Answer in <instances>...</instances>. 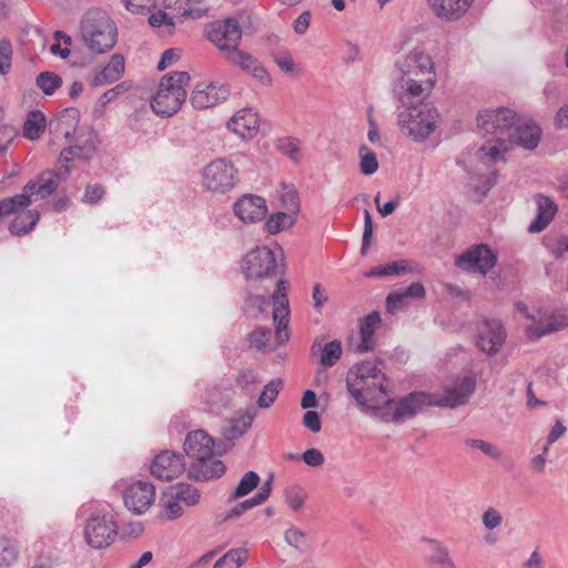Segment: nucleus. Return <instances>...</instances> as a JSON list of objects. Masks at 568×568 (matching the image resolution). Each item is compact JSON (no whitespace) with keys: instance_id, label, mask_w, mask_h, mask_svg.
I'll return each instance as SVG.
<instances>
[{"instance_id":"obj_1","label":"nucleus","mask_w":568,"mask_h":568,"mask_svg":"<svg viewBox=\"0 0 568 568\" xmlns=\"http://www.w3.org/2000/svg\"><path fill=\"white\" fill-rule=\"evenodd\" d=\"M78 149L79 148L73 144L61 151L59 156L61 168L59 172H42L37 179L31 180L24 185L21 194L1 200L0 217L18 213L19 209L26 207L31 203L32 197L45 199L53 194L60 184L61 175H68L70 172L69 168L63 164L75 158H80Z\"/></svg>"},{"instance_id":"obj_2","label":"nucleus","mask_w":568,"mask_h":568,"mask_svg":"<svg viewBox=\"0 0 568 568\" xmlns=\"http://www.w3.org/2000/svg\"><path fill=\"white\" fill-rule=\"evenodd\" d=\"M80 30L83 42L94 53L108 52L116 43L118 28L102 9H89L81 18Z\"/></svg>"},{"instance_id":"obj_3","label":"nucleus","mask_w":568,"mask_h":568,"mask_svg":"<svg viewBox=\"0 0 568 568\" xmlns=\"http://www.w3.org/2000/svg\"><path fill=\"white\" fill-rule=\"evenodd\" d=\"M440 114L432 102H409L398 114V125L414 141L426 140L437 128Z\"/></svg>"},{"instance_id":"obj_4","label":"nucleus","mask_w":568,"mask_h":568,"mask_svg":"<svg viewBox=\"0 0 568 568\" xmlns=\"http://www.w3.org/2000/svg\"><path fill=\"white\" fill-rule=\"evenodd\" d=\"M191 78L187 72H171L164 75L155 95L151 99L152 110L161 116L175 114L186 99L185 85Z\"/></svg>"},{"instance_id":"obj_5","label":"nucleus","mask_w":568,"mask_h":568,"mask_svg":"<svg viewBox=\"0 0 568 568\" xmlns=\"http://www.w3.org/2000/svg\"><path fill=\"white\" fill-rule=\"evenodd\" d=\"M118 535L114 516L105 510H97L87 519L83 527L85 542L94 549L108 548Z\"/></svg>"},{"instance_id":"obj_6","label":"nucleus","mask_w":568,"mask_h":568,"mask_svg":"<svg viewBox=\"0 0 568 568\" xmlns=\"http://www.w3.org/2000/svg\"><path fill=\"white\" fill-rule=\"evenodd\" d=\"M239 171L235 165L225 158L211 161L203 170V186L213 193H227L239 181Z\"/></svg>"},{"instance_id":"obj_7","label":"nucleus","mask_w":568,"mask_h":568,"mask_svg":"<svg viewBox=\"0 0 568 568\" xmlns=\"http://www.w3.org/2000/svg\"><path fill=\"white\" fill-rule=\"evenodd\" d=\"M207 39L223 53L224 59L239 50L242 29L235 19L214 21L206 27Z\"/></svg>"},{"instance_id":"obj_8","label":"nucleus","mask_w":568,"mask_h":568,"mask_svg":"<svg viewBox=\"0 0 568 568\" xmlns=\"http://www.w3.org/2000/svg\"><path fill=\"white\" fill-rule=\"evenodd\" d=\"M517 115L514 111L499 108L496 110H485L477 116L478 126L486 134L491 135L493 140H496L503 144L510 131L513 130Z\"/></svg>"},{"instance_id":"obj_9","label":"nucleus","mask_w":568,"mask_h":568,"mask_svg":"<svg viewBox=\"0 0 568 568\" xmlns=\"http://www.w3.org/2000/svg\"><path fill=\"white\" fill-rule=\"evenodd\" d=\"M435 394L426 392H412L408 395L399 398L397 402L387 399L386 405H395L392 415V422L400 424L417 414L422 413L426 407L435 406Z\"/></svg>"},{"instance_id":"obj_10","label":"nucleus","mask_w":568,"mask_h":568,"mask_svg":"<svg viewBox=\"0 0 568 568\" xmlns=\"http://www.w3.org/2000/svg\"><path fill=\"white\" fill-rule=\"evenodd\" d=\"M384 374L375 375L358 382H347V389L359 406L379 403L387 395Z\"/></svg>"},{"instance_id":"obj_11","label":"nucleus","mask_w":568,"mask_h":568,"mask_svg":"<svg viewBox=\"0 0 568 568\" xmlns=\"http://www.w3.org/2000/svg\"><path fill=\"white\" fill-rule=\"evenodd\" d=\"M276 267L275 254L266 246H256L243 258V272L247 278H264Z\"/></svg>"},{"instance_id":"obj_12","label":"nucleus","mask_w":568,"mask_h":568,"mask_svg":"<svg viewBox=\"0 0 568 568\" xmlns=\"http://www.w3.org/2000/svg\"><path fill=\"white\" fill-rule=\"evenodd\" d=\"M496 261L489 246L480 244L459 255L455 264L464 271L485 275L495 266Z\"/></svg>"},{"instance_id":"obj_13","label":"nucleus","mask_w":568,"mask_h":568,"mask_svg":"<svg viewBox=\"0 0 568 568\" xmlns=\"http://www.w3.org/2000/svg\"><path fill=\"white\" fill-rule=\"evenodd\" d=\"M506 331L498 320H485L477 333V347L489 356L497 354L505 343Z\"/></svg>"},{"instance_id":"obj_14","label":"nucleus","mask_w":568,"mask_h":568,"mask_svg":"<svg viewBox=\"0 0 568 568\" xmlns=\"http://www.w3.org/2000/svg\"><path fill=\"white\" fill-rule=\"evenodd\" d=\"M476 379L474 376H464L455 382L452 387L446 388L444 395L435 394V406L455 408L468 402L475 392Z\"/></svg>"},{"instance_id":"obj_15","label":"nucleus","mask_w":568,"mask_h":568,"mask_svg":"<svg viewBox=\"0 0 568 568\" xmlns=\"http://www.w3.org/2000/svg\"><path fill=\"white\" fill-rule=\"evenodd\" d=\"M184 469L183 455L172 450L161 452L151 464V474L160 480H172L179 477Z\"/></svg>"},{"instance_id":"obj_16","label":"nucleus","mask_w":568,"mask_h":568,"mask_svg":"<svg viewBox=\"0 0 568 568\" xmlns=\"http://www.w3.org/2000/svg\"><path fill=\"white\" fill-rule=\"evenodd\" d=\"M568 327V312L566 310H554L545 313L538 321L527 327V335L531 339H539Z\"/></svg>"},{"instance_id":"obj_17","label":"nucleus","mask_w":568,"mask_h":568,"mask_svg":"<svg viewBox=\"0 0 568 568\" xmlns=\"http://www.w3.org/2000/svg\"><path fill=\"white\" fill-rule=\"evenodd\" d=\"M154 496V486L151 483L140 480L125 489L123 500L128 509L135 514H143L152 505Z\"/></svg>"},{"instance_id":"obj_18","label":"nucleus","mask_w":568,"mask_h":568,"mask_svg":"<svg viewBox=\"0 0 568 568\" xmlns=\"http://www.w3.org/2000/svg\"><path fill=\"white\" fill-rule=\"evenodd\" d=\"M230 95V90L225 84L210 83L197 84L192 91L190 102L194 109L213 108L220 102L225 101Z\"/></svg>"},{"instance_id":"obj_19","label":"nucleus","mask_w":568,"mask_h":568,"mask_svg":"<svg viewBox=\"0 0 568 568\" xmlns=\"http://www.w3.org/2000/svg\"><path fill=\"white\" fill-rule=\"evenodd\" d=\"M541 138V129L531 120L517 119L513 130L508 134L509 145H518L526 150H535Z\"/></svg>"},{"instance_id":"obj_20","label":"nucleus","mask_w":568,"mask_h":568,"mask_svg":"<svg viewBox=\"0 0 568 568\" xmlns=\"http://www.w3.org/2000/svg\"><path fill=\"white\" fill-rule=\"evenodd\" d=\"M402 77H429L435 74L432 58L422 50L414 49L397 61Z\"/></svg>"},{"instance_id":"obj_21","label":"nucleus","mask_w":568,"mask_h":568,"mask_svg":"<svg viewBox=\"0 0 568 568\" xmlns=\"http://www.w3.org/2000/svg\"><path fill=\"white\" fill-rule=\"evenodd\" d=\"M233 211L241 221L256 223L267 213L266 201L258 195L245 194L234 203Z\"/></svg>"},{"instance_id":"obj_22","label":"nucleus","mask_w":568,"mask_h":568,"mask_svg":"<svg viewBox=\"0 0 568 568\" xmlns=\"http://www.w3.org/2000/svg\"><path fill=\"white\" fill-rule=\"evenodd\" d=\"M225 61L232 65L241 68L242 71L251 74L264 85H270L272 82L267 70L248 52L239 49L234 53H231L230 58Z\"/></svg>"},{"instance_id":"obj_23","label":"nucleus","mask_w":568,"mask_h":568,"mask_svg":"<svg viewBox=\"0 0 568 568\" xmlns=\"http://www.w3.org/2000/svg\"><path fill=\"white\" fill-rule=\"evenodd\" d=\"M214 439L204 430L190 432L184 440V452L192 460L203 463V457L213 455Z\"/></svg>"},{"instance_id":"obj_24","label":"nucleus","mask_w":568,"mask_h":568,"mask_svg":"<svg viewBox=\"0 0 568 568\" xmlns=\"http://www.w3.org/2000/svg\"><path fill=\"white\" fill-rule=\"evenodd\" d=\"M381 323V314L377 311H373L367 314L365 317L359 320V334L361 342L352 346L348 345V348L354 353L363 354L366 352H372L375 348V331Z\"/></svg>"},{"instance_id":"obj_25","label":"nucleus","mask_w":568,"mask_h":568,"mask_svg":"<svg viewBox=\"0 0 568 568\" xmlns=\"http://www.w3.org/2000/svg\"><path fill=\"white\" fill-rule=\"evenodd\" d=\"M203 463L193 460L187 470V477L195 481H206L221 477L225 470V465L213 455L203 457Z\"/></svg>"},{"instance_id":"obj_26","label":"nucleus","mask_w":568,"mask_h":568,"mask_svg":"<svg viewBox=\"0 0 568 568\" xmlns=\"http://www.w3.org/2000/svg\"><path fill=\"white\" fill-rule=\"evenodd\" d=\"M535 204L537 206V214L534 221L528 226V232L539 233L544 231L550 222L554 220L558 206L555 201L542 193H538L534 196Z\"/></svg>"},{"instance_id":"obj_27","label":"nucleus","mask_w":568,"mask_h":568,"mask_svg":"<svg viewBox=\"0 0 568 568\" xmlns=\"http://www.w3.org/2000/svg\"><path fill=\"white\" fill-rule=\"evenodd\" d=\"M79 120L80 112L78 109H64L49 122V131L57 138L64 136L67 141L72 142Z\"/></svg>"},{"instance_id":"obj_28","label":"nucleus","mask_w":568,"mask_h":568,"mask_svg":"<svg viewBox=\"0 0 568 568\" xmlns=\"http://www.w3.org/2000/svg\"><path fill=\"white\" fill-rule=\"evenodd\" d=\"M258 116L250 108L237 111L227 122V128L242 139L254 136L258 129Z\"/></svg>"},{"instance_id":"obj_29","label":"nucleus","mask_w":568,"mask_h":568,"mask_svg":"<svg viewBox=\"0 0 568 568\" xmlns=\"http://www.w3.org/2000/svg\"><path fill=\"white\" fill-rule=\"evenodd\" d=\"M436 17L444 21L462 18L470 8L473 0H427Z\"/></svg>"},{"instance_id":"obj_30","label":"nucleus","mask_w":568,"mask_h":568,"mask_svg":"<svg viewBox=\"0 0 568 568\" xmlns=\"http://www.w3.org/2000/svg\"><path fill=\"white\" fill-rule=\"evenodd\" d=\"M273 298V321L275 323V338L278 343L287 342L290 338L288 332V298L287 296H272Z\"/></svg>"},{"instance_id":"obj_31","label":"nucleus","mask_w":568,"mask_h":568,"mask_svg":"<svg viewBox=\"0 0 568 568\" xmlns=\"http://www.w3.org/2000/svg\"><path fill=\"white\" fill-rule=\"evenodd\" d=\"M254 417V414L245 412L226 420L221 430L224 440L233 446V442L242 437L251 428Z\"/></svg>"},{"instance_id":"obj_32","label":"nucleus","mask_w":568,"mask_h":568,"mask_svg":"<svg viewBox=\"0 0 568 568\" xmlns=\"http://www.w3.org/2000/svg\"><path fill=\"white\" fill-rule=\"evenodd\" d=\"M313 356H318V362L324 367L333 366L342 356V343L334 339L325 345L316 338L311 347Z\"/></svg>"},{"instance_id":"obj_33","label":"nucleus","mask_w":568,"mask_h":568,"mask_svg":"<svg viewBox=\"0 0 568 568\" xmlns=\"http://www.w3.org/2000/svg\"><path fill=\"white\" fill-rule=\"evenodd\" d=\"M436 83V74L429 77H400L402 89L412 98H420L429 93Z\"/></svg>"},{"instance_id":"obj_34","label":"nucleus","mask_w":568,"mask_h":568,"mask_svg":"<svg viewBox=\"0 0 568 568\" xmlns=\"http://www.w3.org/2000/svg\"><path fill=\"white\" fill-rule=\"evenodd\" d=\"M124 72V58L114 54L110 62L94 77L93 84L97 87L115 82Z\"/></svg>"},{"instance_id":"obj_35","label":"nucleus","mask_w":568,"mask_h":568,"mask_svg":"<svg viewBox=\"0 0 568 568\" xmlns=\"http://www.w3.org/2000/svg\"><path fill=\"white\" fill-rule=\"evenodd\" d=\"M426 541L433 549V552L427 557V561L430 566L437 568H458L452 558L447 546L433 538H427Z\"/></svg>"},{"instance_id":"obj_36","label":"nucleus","mask_w":568,"mask_h":568,"mask_svg":"<svg viewBox=\"0 0 568 568\" xmlns=\"http://www.w3.org/2000/svg\"><path fill=\"white\" fill-rule=\"evenodd\" d=\"M40 219V213L37 210H28L20 212L16 215L10 223L9 230L14 235H23L29 233Z\"/></svg>"},{"instance_id":"obj_37","label":"nucleus","mask_w":568,"mask_h":568,"mask_svg":"<svg viewBox=\"0 0 568 568\" xmlns=\"http://www.w3.org/2000/svg\"><path fill=\"white\" fill-rule=\"evenodd\" d=\"M45 128V116L38 110L28 113L23 124V135L29 140H37Z\"/></svg>"},{"instance_id":"obj_38","label":"nucleus","mask_w":568,"mask_h":568,"mask_svg":"<svg viewBox=\"0 0 568 568\" xmlns=\"http://www.w3.org/2000/svg\"><path fill=\"white\" fill-rule=\"evenodd\" d=\"M172 497L179 501H183L186 506H195L199 504L201 495L197 488L189 483H178L171 487Z\"/></svg>"},{"instance_id":"obj_39","label":"nucleus","mask_w":568,"mask_h":568,"mask_svg":"<svg viewBox=\"0 0 568 568\" xmlns=\"http://www.w3.org/2000/svg\"><path fill=\"white\" fill-rule=\"evenodd\" d=\"M409 271H410V268L408 267V261L399 260V261H394L392 263H387L385 265L376 266V267L372 268L369 272H367L366 276L367 277H382V276H389V275H402Z\"/></svg>"},{"instance_id":"obj_40","label":"nucleus","mask_w":568,"mask_h":568,"mask_svg":"<svg viewBox=\"0 0 568 568\" xmlns=\"http://www.w3.org/2000/svg\"><path fill=\"white\" fill-rule=\"evenodd\" d=\"M247 557V549L234 548L225 552L212 568H240Z\"/></svg>"},{"instance_id":"obj_41","label":"nucleus","mask_w":568,"mask_h":568,"mask_svg":"<svg viewBox=\"0 0 568 568\" xmlns=\"http://www.w3.org/2000/svg\"><path fill=\"white\" fill-rule=\"evenodd\" d=\"M295 223V217L285 212H277L268 216L265 221V230L270 234H276L287 227H291Z\"/></svg>"},{"instance_id":"obj_42","label":"nucleus","mask_w":568,"mask_h":568,"mask_svg":"<svg viewBox=\"0 0 568 568\" xmlns=\"http://www.w3.org/2000/svg\"><path fill=\"white\" fill-rule=\"evenodd\" d=\"M62 78L53 72L43 71L36 79L37 87L45 94L52 95L62 85Z\"/></svg>"},{"instance_id":"obj_43","label":"nucleus","mask_w":568,"mask_h":568,"mask_svg":"<svg viewBox=\"0 0 568 568\" xmlns=\"http://www.w3.org/2000/svg\"><path fill=\"white\" fill-rule=\"evenodd\" d=\"M260 480L261 478L257 473L253 470L245 473L244 476L240 479L231 497L233 499H237L248 495L254 488L258 486Z\"/></svg>"},{"instance_id":"obj_44","label":"nucleus","mask_w":568,"mask_h":568,"mask_svg":"<svg viewBox=\"0 0 568 568\" xmlns=\"http://www.w3.org/2000/svg\"><path fill=\"white\" fill-rule=\"evenodd\" d=\"M382 371L372 362H363L355 365L348 372L347 382H358L375 375H382Z\"/></svg>"},{"instance_id":"obj_45","label":"nucleus","mask_w":568,"mask_h":568,"mask_svg":"<svg viewBox=\"0 0 568 568\" xmlns=\"http://www.w3.org/2000/svg\"><path fill=\"white\" fill-rule=\"evenodd\" d=\"M276 146L283 154L287 155L292 161H294L295 163L300 162L302 156L300 140L292 136L281 138L276 142Z\"/></svg>"},{"instance_id":"obj_46","label":"nucleus","mask_w":568,"mask_h":568,"mask_svg":"<svg viewBox=\"0 0 568 568\" xmlns=\"http://www.w3.org/2000/svg\"><path fill=\"white\" fill-rule=\"evenodd\" d=\"M359 169L364 175H372L378 170L376 154L367 145L359 146Z\"/></svg>"},{"instance_id":"obj_47","label":"nucleus","mask_w":568,"mask_h":568,"mask_svg":"<svg viewBox=\"0 0 568 568\" xmlns=\"http://www.w3.org/2000/svg\"><path fill=\"white\" fill-rule=\"evenodd\" d=\"M282 384L280 378L268 382L257 399V405L262 408H268L276 399Z\"/></svg>"},{"instance_id":"obj_48","label":"nucleus","mask_w":568,"mask_h":568,"mask_svg":"<svg viewBox=\"0 0 568 568\" xmlns=\"http://www.w3.org/2000/svg\"><path fill=\"white\" fill-rule=\"evenodd\" d=\"M284 495L286 504L294 511H298L303 508L307 497L306 491L297 485L287 487Z\"/></svg>"},{"instance_id":"obj_49","label":"nucleus","mask_w":568,"mask_h":568,"mask_svg":"<svg viewBox=\"0 0 568 568\" xmlns=\"http://www.w3.org/2000/svg\"><path fill=\"white\" fill-rule=\"evenodd\" d=\"M19 556L17 546L6 538H0V568L11 566Z\"/></svg>"},{"instance_id":"obj_50","label":"nucleus","mask_w":568,"mask_h":568,"mask_svg":"<svg viewBox=\"0 0 568 568\" xmlns=\"http://www.w3.org/2000/svg\"><path fill=\"white\" fill-rule=\"evenodd\" d=\"M270 304L268 300L261 295H250L245 298L243 312L251 317H257L264 312L265 306Z\"/></svg>"},{"instance_id":"obj_51","label":"nucleus","mask_w":568,"mask_h":568,"mask_svg":"<svg viewBox=\"0 0 568 568\" xmlns=\"http://www.w3.org/2000/svg\"><path fill=\"white\" fill-rule=\"evenodd\" d=\"M286 542L298 549L300 551H306L310 549V541L306 534L297 528H290L285 531Z\"/></svg>"},{"instance_id":"obj_52","label":"nucleus","mask_w":568,"mask_h":568,"mask_svg":"<svg viewBox=\"0 0 568 568\" xmlns=\"http://www.w3.org/2000/svg\"><path fill=\"white\" fill-rule=\"evenodd\" d=\"M465 444L470 448L479 449L481 453L487 455L488 457L493 459H500L501 458V452L500 449L483 439H476V438H467L465 440Z\"/></svg>"},{"instance_id":"obj_53","label":"nucleus","mask_w":568,"mask_h":568,"mask_svg":"<svg viewBox=\"0 0 568 568\" xmlns=\"http://www.w3.org/2000/svg\"><path fill=\"white\" fill-rule=\"evenodd\" d=\"M509 148H510V145L507 140L503 144H500L499 142H497L496 140H493V138H491L490 140L487 141L486 144H484L479 149V152L486 156H489L491 162H495V161H497L499 155L501 153L507 152L509 150Z\"/></svg>"},{"instance_id":"obj_54","label":"nucleus","mask_w":568,"mask_h":568,"mask_svg":"<svg viewBox=\"0 0 568 568\" xmlns=\"http://www.w3.org/2000/svg\"><path fill=\"white\" fill-rule=\"evenodd\" d=\"M272 332L268 328H257L253 331L248 336V343L251 348L257 351H265L271 339Z\"/></svg>"},{"instance_id":"obj_55","label":"nucleus","mask_w":568,"mask_h":568,"mask_svg":"<svg viewBox=\"0 0 568 568\" xmlns=\"http://www.w3.org/2000/svg\"><path fill=\"white\" fill-rule=\"evenodd\" d=\"M281 202L284 209L286 210L285 213L292 214L294 217L300 211V197L297 192L294 189H287L281 196Z\"/></svg>"},{"instance_id":"obj_56","label":"nucleus","mask_w":568,"mask_h":568,"mask_svg":"<svg viewBox=\"0 0 568 568\" xmlns=\"http://www.w3.org/2000/svg\"><path fill=\"white\" fill-rule=\"evenodd\" d=\"M12 47L9 40L0 41V74H7L11 67Z\"/></svg>"},{"instance_id":"obj_57","label":"nucleus","mask_w":568,"mask_h":568,"mask_svg":"<svg viewBox=\"0 0 568 568\" xmlns=\"http://www.w3.org/2000/svg\"><path fill=\"white\" fill-rule=\"evenodd\" d=\"M373 220L372 215L368 210H364V233H363V241H362V247H361V254L366 255L368 252V248L371 246V241L373 237Z\"/></svg>"},{"instance_id":"obj_58","label":"nucleus","mask_w":568,"mask_h":568,"mask_svg":"<svg viewBox=\"0 0 568 568\" xmlns=\"http://www.w3.org/2000/svg\"><path fill=\"white\" fill-rule=\"evenodd\" d=\"M126 9L133 13L144 14L156 6V0H123Z\"/></svg>"},{"instance_id":"obj_59","label":"nucleus","mask_w":568,"mask_h":568,"mask_svg":"<svg viewBox=\"0 0 568 568\" xmlns=\"http://www.w3.org/2000/svg\"><path fill=\"white\" fill-rule=\"evenodd\" d=\"M130 88H131V84L126 81H123V82L116 84L114 88L105 91L99 99L101 106H105L118 95L126 92Z\"/></svg>"},{"instance_id":"obj_60","label":"nucleus","mask_w":568,"mask_h":568,"mask_svg":"<svg viewBox=\"0 0 568 568\" xmlns=\"http://www.w3.org/2000/svg\"><path fill=\"white\" fill-rule=\"evenodd\" d=\"M164 511L163 517L166 520H174L183 515V509L180 506V501L171 496L170 499L163 503Z\"/></svg>"},{"instance_id":"obj_61","label":"nucleus","mask_w":568,"mask_h":568,"mask_svg":"<svg viewBox=\"0 0 568 568\" xmlns=\"http://www.w3.org/2000/svg\"><path fill=\"white\" fill-rule=\"evenodd\" d=\"M105 194V190L101 184H88L84 192L83 202L88 204H97Z\"/></svg>"},{"instance_id":"obj_62","label":"nucleus","mask_w":568,"mask_h":568,"mask_svg":"<svg viewBox=\"0 0 568 568\" xmlns=\"http://www.w3.org/2000/svg\"><path fill=\"white\" fill-rule=\"evenodd\" d=\"M274 62L276 65L285 73H291L294 71L295 63L293 58L287 51H282L278 53L272 54Z\"/></svg>"},{"instance_id":"obj_63","label":"nucleus","mask_w":568,"mask_h":568,"mask_svg":"<svg viewBox=\"0 0 568 568\" xmlns=\"http://www.w3.org/2000/svg\"><path fill=\"white\" fill-rule=\"evenodd\" d=\"M406 294L403 290L394 291L386 297V308L389 313H394L398 307L407 303Z\"/></svg>"},{"instance_id":"obj_64","label":"nucleus","mask_w":568,"mask_h":568,"mask_svg":"<svg viewBox=\"0 0 568 568\" xmlns=\"http://www.w3.org/2000/svg\"><path fill=\"white\" fill-rule=\"evenodd\" d=\"M481 520L487 529L493 530L501 524L503 517L497 509L488 507L483 514Z\"/></svg>"}]
</instances>
